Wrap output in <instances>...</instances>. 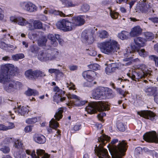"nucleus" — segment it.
<instances>
[{"label":"nucleus","instance_id":"24","mask_svg":"<svg viewBox=\"0 0 158 158\" xmlns=\"http://www.w3.org/2000/svg\"><path fill=\"white\" fill-rule=\"evenodd\" d=\"M104 95L107 98H110L114 97L115 96V94L111 89L106 88H105Z\"/></svg>","mask_w":158,"mask_h":158},{"label":"nucleus","instance_id":"19","mask_svg":"<svg viewBox=\"0 0 158 158\" xmlns=\"http://www.w3.org/2000/svg\"><path fill=\"white\" fill-rule=\"evenodd\" d=\"M58 123L56 122L55 119L52 118L50 121L49 125L50 127L48 129V131L49 133L52 132V128L56 129L58 127Z\"/></svg>","mask_w":158,"mask_h":158},{"label":"nucleus","instance_id":"27","mask_svg":"<svg viewBox=\"0 0 158 158\" xmlns=\"http://www.w3.org/2000/svg\"><path fill=\"white\" fill-rule=\"evenodd\" d=\"M25 107H21V106H18L17 108L14 109V110L15 113H17L18 114L21 115H23L26 113V111L25 110Z\"/></svg>","mask_w":158,"mask_h":158},{"label":"nucleus","instance_id":"23","mask_svg":"<svg viewBox=\"0 0 158 158\" xmlns=\"http://www.w3.org/2000/svg\"><path fill=\"white\" fill-rule=\"evenodd\" d=\"M97 35L101 39H105L108 37L109 34L106 31L102 30L98 31L97 33Z\"/></svg>","mask_w":158,"mask_h":158},{"label":"nucleus","instance_id":"41","mask_svg":"<svg viewBox=\"0 0 158 158\" xmlns=\"http://www.w3.org/2000/svg\"><path fill=\"white\" fill-rule=\"evenodd\" d=\"M117 127L120 131H123L125 130L124 125L121 122H118L117 123Z\"/></svg>","mask_w":158,"mask_h":158},{"label":"nucleus","instance_id":"7","mask_svg":"<svg viewBox=\"0 0 158 158\" xmlns=\"http://www.w3.org/2000/svg\"><path fill=\"white\" fill-rule=\"evenodd\" d=\"M59 54L58 50L56 49L52 51H41L39 52L37 57L41 61H46L55 59L59 55Z\"/></svg>","mask_w":158,"mask_h":158},{"label":"nucleus","instance_id":"64","mask_svg":"<svg viewBox=\"0 0 158 158\" xmlns=\"http://www.w3.org/2000/svg\"><path fill=\"white\" fill-rule=\"evenodd\" d=\"M154 50L158 53V43L154 45Z\"/></svg>","mask_w":158,"mask_h":158},{"label":"nucleus","instance_id":"18","mask_svg":"<svg viewBox=\"0 0 158 158\" xmlns=\"http://www.w3.org/2000/svg\"><path fill=\"white\" fill-rule=\"evenodd\" d=\"M134 42L135 44L139 47H143L144 46L146 40L141 37H136L134 39Z\"/></svg>","mask_w":158,"mask_h":158},{"label":"nucleus","instance_id":"33","mask_svg":"<svg viewBox=\"0 0 158 158\" xmlns=\"http://www.w3.org/2000/svg\"><path fill=\"white\" fill-rule=\"evenodd\" d=\"M33 24L34 27L35 29H41L43 28L42 23L39 20H35Z\"/></svg>","mask_w":158,"mask_h":158},{"label":"nucleus","instance_id":"29","mask_svg":"<svg viewBox=\"0 0 158 158\" xmlns=\"http://www.w3.org/2000/svg\"><path fill=\"white\" fill-rule=\"evenodd\" d=\"M48 12L50 14H54L56 15H59L61 17H65L69 16L68 15H66L65 14L63 13L62 12L57 11L51 9L48 10Z\"/></svg>","mask_w":158,"mask_h":158},{"label":"nucleus","instance_id":"2","mask_svg":"<svg viewBox=\"0 0 158 158\" xmlns=\"http://www.w3.org/2000/svg\"><path fill=\"white\" fill-rule=\"evenodd\" d=\"M107 147L112 158H121L125 155L127 146L125 141H119L117 139H114Z\"/></svg>","mask_w":158,"mask_h":158},{"label":"nucleus","instance_id":"53","mask_svg":"<svg viewBox=\"0 0 158 158\" xmlns=\"http://www.w3.org/2000/svg\"><path fill=\"white\" fill-rule=\"evenodd\" d=\"M114 71L113 70L112 68L111 67L110 65H109L106 68V72L107 74H109V73L113 72Z\"/></svg>","mask_w":158,"mask_h":158},{"label":"nucleus","instance_id":"46","mask_svg":"<svg viewBox=\"0 0 158 158\" xmlns=\"http://www.w3.org/2000/svg\"><path fill=\"white\" fill-rule=\"evenodd\" d=\"M0 150L3 153L6 154L8 153L10 151V149L8 147L4 146L1 148L0 149Z\"/></svg>","mask_w":158,"mask_h":158},{"label":"nucleus","instance_id":"28","mask_svg":"<svg viewBox=\"0 0 158 158\" xmlns=\"http://www.w3.org/2000/svg\"><path fill=\"white\" fill-rule=\"evenodd\" d=\"M54 102L58 103L60 101L63 102L65 100V97H62L60 94L56 93L54 96L53 97Z\"/></svg>","mask_w":158,"mask_h":158},{"label":"nucleus","instance_id":"21","mask_svg":"<svg viewBox=\"0 0 158 158\" xmlns=\"http://www.w3.org/2000/svg\"><path fill=\"white\" fill-rule=\"evenodd\" d=\"M144 91L148 95L152 96L154 95L156 92V89L154 87H146Z\"/></svg>","mask_w":158,"mask_h":158},{"label":"nucleus","instance_id":"3","mask_svg":"<svg viewBox=\"0 0 158 158\" xmlns=\"http://www.w3.org/2000/svg\"><path fill=\"white\" fill-rule=\"evenodd\" d=\"M85 23V20L82 16H78L73 17L72 22L63 19L57 22L56 26L58 28L64 31H72L76 26L83 25Z\"/></svg>","mask_w":158,"mask_h":158},{"label":"nucleus","instance_id":"54","mask_svg":"<svg viewBox=\"0 0 158 158\" xmlns=\"http://www.w3.org/2000/svg\"><path fill=\"white\" fill-rule=\"evenodd\" d=\"M8 45L6 44L5 43L0 41V47L3 49H5L6 48L8 47Z\"/></svg>","mask_w":158,"mask_h":158},{"label":"nucleus","instance_id":"61","mask_svg":"<svg viewBox=\"0 0 158 158\" xmlns=\"http://www.w3.org/2000/svg\"><path fill=\"white\" fill-rule=\"evenodd\" d=\"M68 98L70 99H75V100L73 101H75L76 99L78 98V97L77 96L75 95H70V96L68 97Z\"/></svg>","mask_w":158,"mask_h":158},{"label":"nucleus","instance_id":"56","mask_svg":"<svg viewBox=\"0 0 158 158\" xmlns=\"http://www.w3.org/2000/svg\"><path fill=\"white\" fill-rule=\"evenodd\" d=\"M32 126H26L24 128V131L26 132H29L32 130Z\"/></svg>","mask_w":158,"mask_h":158},{"label":"nucleus","instance_id":"42","mask_svg":"<svg viewBox=\"0 0 158 158\" xmlns=\"http://www.w3.org/2000/svg\"><path fill=\"white\" fill-rule=\"evenodd\" d=\"M89 9V6L87 4H84L81 6L80 10L84 12L88 11Z\"/></svg>","mask_w":158,"mask_h":158},{"label":"nucleus","instance_id":"5","mask_svg":"<svg viewBox=\"0 0 158 158\" xmlns=\"http://www.w3.org/2000/svg\"><path fill=\"white\" fill-rule=\"evenodd\" d=\"M110 139V137L105 134H102L100 137L98 138V141L101 143L98 146L96 145L94 149L95 152L97 154L98 158H110L107 150L104 148L103 146L105 145V141H106V143Z\"/></svg>","mask_w":158,"mask_h":158},{"label":"nucleus","instance_id":"4","mask_svg":"<svg viewBox=\"0 0 158 158\" xmlns=\"http://www.w3.org/2000/svg\"><path fill=\"white\" fill-rule=\"evenodd\" d=\"M108 105L106 103L102 101L93 102L89 104L85 108L86 110L90 114L96 113L97 111L101 113L98 115L100 120H102V118L106 115V114L103 111L108 110Z\"/></svg>","mask_w":158,"mask_h":158},{"label":"nucleus","instance_id":"57","mask_svg":"<svg viewBox=\"0 0 158 158\" xmlns=\"http://www.w3.org/2000/svg\"><path fill=\"white\" fill-rule=\"evenodd\" d=\"M116 90L118 93L120 94L123 95V97H125V95L124 94V92L123 90H122L120 88H117L116 89Z\"/></svg>","mask_w":158,"mask_h":158},{"label":"nucleus","instance_id":"10","mask_svg":"<svg viewBox=\"0 0 158 158\" xmlns=\"http://www.w3.org/2000/svg\"><path fill=\"white\" fill-rule=\"evenodd\" d=\"M143 139L149 142L158 143V131L157 134L155 131L145 134L143 135Z\"/></svg>","mask_w":158,"mask_h":158},{"label":"nucleus","instance_id":"59","mask_svg":"<svg viewBox=\"0 0 158 158\" xmlns=\"http://www.w3.org/2000/svg\"><path fill=\"white\" fill-rule=\"evenodd\" d=\"M142 151V149L140 147H138L136 148L135 152L137 154H139Z\"/></svg>","mask_w":158,"mask_h":158},{"label":"nucleus","instance_id":"1","mask_svg":"<svg viewBox=\"0 0 158 158\" xmlns=\"http://www.w3.org/2000/svg\"><path fill=\"white\" fill-rule=\"evenodd\" d=\"M18 70L17 67L11 64H6L1 66L0 82L2 83L9 82L8 85L5 88L8 92L13 91L22 86L20 82L14 80H10V77L15 75Z\"/></svg>","mask_w":158,"mask_h":158},{"label":"nucleus","instance_id":"37","mask_svg":"<svg viewBox=\"0 0 158 158\" xmlns=\"http://www.w3.org/2000/svg\"><path fill=\"white\" fill-rule=\"evenodd\" d=\"M24 57V55L22 53L17 54L12 56V59L15 61H17L19 59H23Z\"/></svg>","mask_w":158,"mask_h":158},{"label":"nucleus","instance_id":"62","mask_svg":"<svg viewBox=\"0 0 158 158\" xmlns=\"http://www.w3.org/2000/svg\"><path fill=\"white\" fill-rule=\"evenodd\" d=\"M149 19L154 23H158V18H149Z\"/></svg>","mask_w":158,"mask_h":158},{"label":"nucleus","instance_id":"39","mask_svg":"<svg viewBox=\"0 0 158 158\" xmlns=\"http://www.w3.org/2000/svg\"><path fill=\"white\" fill-rule=\"evenodd\" d=\"M35 78L39 77H43L46 76L44 72L39 70L35 71Z\"/></svg>","mask_w":158,"mask_h":158},{"label":"nucleus","instance_id":"58","mask_svg":"<svg viewBox=\"0 0 158 158\" xmlns=\"http://www.w3.org/2000/svg\"><path fill=\"white\" fill-rule=\"evenodd\" d=\"M69 69L71 71H74L77 69V66L76 65H70L69 66Z\"/></svg>","mask_w":158,"mask_h":158},{"label":"nucleus","instance_id":"30","mask_svg":"<svg viewBox=\"0 0 158 158\" xmlns=\"http://www.w3.org/2000/svg\"><path fill=\"white\" fill-rule=\"evenodd\" d=\"M47 41V39L45 36H42L39 38L38 41V45L41 47L46 46V44Z\"/></svg>","mask_w":158,"mask_h":158},{"label":"nucleus","instance_id":"32","mask_svg":"<svg viewBox=\"0 0 158 158\" xmlns=\"http://www.w3.org/2000/svg\"><path fill=\"white\" fill-rule=\"evenodd\" d=\"M25 94L26 95L28 96L32 95L35 96L38 95L39 93L36 90L29 89L25 92Z\"/></svg>","mask_w":158,"mask_h":158},{"label":"nucleus","instance_id":"49","mask_svg":"<svg viewBox=\"0 0 158 158\" xmlns=\"http://www.w3.org/2000/svg\"><path fill=\"white\" fill-rule=\"evenodd\" d=\"M22 145L23 143L20 140L17 139L15 141L14 146L16 148H21Z\"/></svg>","mask_w":158,"mask_h":158},{"label":"nucleus","instance_id":"8","mask_svg":"<svg viewBox=\"0 0 158 158\" xmlns=\"http://www.w3.org/2000/svg\"><path fill=\"white\" fill-rule=\"evenodd\" d=\"M135 71L133 72L130 75V77L133 80L136 81L146 77L151 76V73L145 67L144 65H141L137 67Z\"/></svg>","mask_w":158,"mask_h":158},{"label":"nucleus","instance_id":"51","mask_svg":"<svg viewBox=\"0 0 158 158\" xmlns=\"http://www.w3.org/2000/svg\"><path fill=\"white\" fill-rule=\"evenodd\" d=\"M14 127V126L12 127L11 126H6L3 124H0V130L6 131L9 129H12Z\"/></svg>","mask_w":158,"mask_h":158},{"label":"nucleus","instance_id":"12","mask_svg":"<svg viewBox=\"0 0 158 158\" xmlns=\"http://www.w3.org/2000/svg\"><path fill=\"white\" fill-rule=\"evenodd\" d=\"M137 114L141 117L153 121L155 119V114L150 110H141L138 111Z\"/></svg>","mask_w":158,"mask_h":158},{"label":"nucleus","instance_id":"9","mask_svg":"<svg viewBox=\"0 0 158 158\" xmlns=\"http://www.w3.org/2000/svg\"><path fill=\"white\" fill-rule=\"evenodd\" d=\"M82 75L87 81L85 83V85L87 87L92 86L93 84L91 83V82L94 81L96 77L95 72L91 70L85 71L82 73Z\"/></svg>","mask_w":158,"mask_h":158},{"label":"nucleus","instance_id":"14","mask_svg":"<svg viewBox=\"0 0 158 158\" xmlns=\"http://www.w3.org/2000/svg\"><path fill=\"white\" fill-rule=\"evenodd\" d=\"M36 153L37 155L35 154L34 150L32 151L31 154V156L33 158H39V156H41V158H49V155L45 152V151L43 150L39 149L36 150Z\"/></svg>","mask_w":158,"mask_h":158},{"label":"nucleus","instance_id":"35","mask_svg":"<svg viewBox=\"0 0 158 158\" xmlns=\"http://www.w3.org/2000/svg\"><path fill=\"white\" fill-rule=\"evenodd\" d=\"M48 38L51 41V44L55 47L57 45V43L56 41L54 36L52 34H49L47 36Z\"/></svg>","mask_w":158,"mask_h":158},{"label":"nucleus","instance_id":"38","mask_svg":"<svg viewBox=\"0 0 158 158\" xmlns=\"http://www.w3.org/2000/svg\"><path fill=\"white\" fill-rule=\"evenodd\" d=\"M144 36L146 40H151L153 39L154 37V35L151 32H147L145 33Z\"/></svg>","mask_w":158,"mask_h":158},{"label":"nucleus","instance_id":"26","mask_svg":"<svg viewBox=\"0 0 158 158\" xmlns=\"http://www.w3.org/2000/svg\"><path fill=\"white\" fill-rule=\"evenodd\" d=\"M61 1L64 6L67 7H74L77 5L76 3H73L70 0H61Z\"/></svg>","mask_w":158,"mask_h":158},{"label":"nucleus","instance_id":"22","mask_svg":"<svg viewBox=\"0 0 158 158\" xmlns=\"http://www.w3.org/2000/svg\"><path fill=\"white\" fill-rule=\"evenodd\" d=\"M34 141L38 143L43 144L45 142L46 139L45 136L41 135H36L34 138Z\"/></svg>","mask_w":158,"mask_h":158},{"label":"nucleus","instance_id":"36","mask_svg":"<svg viewBox=\"0 0 158 158\" xmlns=\"http://www.w3.org/2000/svg\"><path fill=\"white\" fill-rule=\"evenodd\" d=\"M128 33L126 31H123L118 34V37L121 39L123 40L127 39Z\"/></svg>","mask_w":158,"mask_h":158},{"label":"nucleus","instance_id":"34","mask_svg":"<svg viewBox=\"0 0 158 158\" xmlns=\"http://www.w3.org/2000/svg\"><path fill=\"white\" fill-rule=\"evenodd\" d=\"M63 112V110L62 108L58 109L54 117L55 119L58 121L61 119L62 117V114Z\"/></svg>","mask_w":158,"mask_h":158},{"label":"nucleus","instance_id":"43","mask_svg":"<svg viewBox=\"0 0 158 158\" xmlns=\"http://www.w3.org/2000/svg\"><path fill=\"white\" fill-rule=\"evenodd\" d=\"M89 67L90 69L95 71L100 69V66L97 64H90Z\"/></svg>","mask_w":158,"mask_h":158},{"label":"nucleus","instance_id":"55","mask_svg":"<svg viewBox=\"0 0 158 158\" xmlns=\"http://www.w3.org/2000/svg\"><path fill=\"white\" fill-rule=\"evenodd\" d=\"M53 90L55 92H60L61 94H64L65 93L64 91H63L62 90H60L59 88L57 86H55L53 89Z\"/></svg>","mask_w":158,"mask_h":158},{"label":"nucleus","instance_id":"44","mask_svg":"<svg viewBox=\"0 0 158 158\" xmlns=\"http://www.w3.org/2000/svg\"><path fill=\"white\" fill-rule=\"evenodd\" d=\"M39 50L38 47L36 45H33L30 47V51L34 53H36Z\"/></svg>","mask_w":158,"mask_h":158},{"label":"nucleus","instance_id":"47","mask_svg":"<svg viewBox=\"0 0 158 158\" xmlns=\"http://www.w3.org/2000/svg\"><path fill=\"white\" fill-rule=\"evenodd\" d=\"M37 119L36 118H28L26 121V123L28 124H33L37 121Z\"/></svg>","mask_w":158,"mask_h":158},{"label":"nucleus","instance_id":"63","mask_svg":"<svg viewBox=\"0 0 158 158\" xmlns=\"http://www.w3.org/2000/svg\"><path fill=\"white\" fill-rule=\"evenodd\" d=\"M3 12L1 8H0V20H2L3 19Z\"/></svg>","mask_w":158,"mask_h":158},{"label":"nucleus","instance_id":"20","mask_svg":"<svg viewBox=\"0 0 158 158\" xmlns=\"http://www.w3.org/2000/svg\"><path fill=\"white\" fill-rule=\"evenodd\" d=\"M81 36L86 41H89L91 40L93 38H92V33L90 32H86L85 31L82 32L81 35ZM89 43V41L87 42Z\"/></svg>","mask_w":158,"mask_h":158},{"label":"nucleus","instance_id":"31","mask_svg":"<svg viewBox=\"0 0 158 158\" xmlns=\"http://www.w3.org/2000/svg\"><path fill=\"white\" fill-rule=\"evenodd\" d=\"M17 23L22 26H25L28 24V22L24 18L21 17L17 18Z\"/></svg>","mask_w":158,"mask_h":158},{"label":"nucleus","instance_id":"13","mask_svg":"<svg viewBox=\"0 0 158 158\" xmlns=\"http://www.w3.org/2000/svg\"><path fill=\"white\" fill-rule=\"evenodd\" d=\"M105 88L103 87H99L94 89L93 91L92 96L95 99H101L104 96Z\"/></svg>","mask_w":158,"mask_h":158},{"label":"nucleus","instance_id":"25","mask_svg":"<svg viewBox=\"0 0 158 158\" xmlns=\"http://www.w3.org/2000/svg\"><path fill=\"white\" fill-rule=\"evenodd\" d=\"M25 75L26 77L30 79H35V71L31 69L27 70L25 73Z\"/></svg>","mask_w":158,"mask_h":158},{"label":"nucleus","instance_id":"15","mask_svg":"<svg viewBox=\"0 0 158 158\" xmlns=\"http://www.w3.org/2000/svg\"><path fill=\"white\" fill-rule=\"evenodd\" d=\"M87 102L86 101H81L78 98L75 101H70V102L67 104L69 106H71L73 105L80 106L84 105Z\"/></svg>","mask_w":158,"mask_h":158},{"label":"nucleus","instance_id":"50","mask_svg":"<svg viewBox=\"0 0 158 158\" xmlns=\"http://www.w3.org/2000/svg\"><path fill=\"white\" fill-rule=\"evenodd\" d=\"M110 65L114 71L118 69L119 67V64L117 62L111 63Z\"/></svg>","mask_w":158,"mask_h":158},{"label":"nucleus","instance_id":"11","mask_svg":"<svg viewBox=\"0 0 158 158\" xmlns=\"http://www.w3.org/2000/svg\"><path fill=\"white\" fill-rule=\"evenodd\" d=\"M131 51L130 50V48H128L127 49V51L126 55H128L129 53H131L132 52H137L139 55L145 57L147 56L148 55V52L146 51L144 49H141L139 50L138 47H136L135 45H131Z\"/></svg>","mask_w":158,"mask_h":158},{"label":"nucleus","instance_id":"17","mask_svg":"<svg viewBox=\"0 0 158 158\" xmlns=\"http://www.w3.org/2000/svg\"><path fill=\"white\" fill-rule=\"evenodd\" d=\"M24 8L27 11L30 12H33L37 10V7L35 5L29 2L24 4Z\"/></svg>","mask_w":158,"mask_h":158},{"label":"nucleus","instance_id":"6","mask_svg":"<svg viewBox=\"0 0 158 158\" xmlns=\"http://www.w3.org/2000/svg\"><path fill=\"white\" fill-rule=\"evenodd\" d=\"M102 52L107 55H112L119 48L118 43L115 40L110 39L100 44Z\"/></svg>","mask_w":158,"mask_h":158},{"label":"nucleus","instance_id":"60","mask_svg":"<svg viewBox=\"0 0 158 158\" xmlns=\"http://www.w3.org/2000/svg\"><path fill=\"white\" fill-rule=\"evenodd\" d=\"M81 126V124H77L74 127V130L75 131H78L79 130Z\"/></svg>","mask_w":158,"mask_h":158},{"label":"nucleus","instance_id":"16","mask_svg":"<svg viewBox=\"0 0 158 158\" xmlns=\"http://www.w3.org/2000/svg\"><path fill=\"white\" fill-rule=\"evenodd\" d=\"M142 29L139 26L133 27L130 32V35L131 37H135L141 34Z\"/></svg>","mask_w":158,"mask_h":158},{"label":"nucleus","instance_id":"40","mask_svg":"<svg viewBox=\"0 0 158 158\" xmlns=\"http://www.w3.org/2000/svg\"><path fill=\"white\" fill-rule=\"evenodd\" d=\"M138 9L142 13H146L148 10L147 5H141L138 7Z\"/></svg>","mask_w":158,"mask_h":158},{"label":"nucleus","instance_id":"52","mask_svg":"<svg viewBox=\"0 0 158 158\" xmlns=\"http://www.w3.org/2000/svg\"><path fill=\"white\" fill-rule=\"evenodd\" d=\"M110 14V16L113 19H115L118 17V14L117 12L111 11Z\"/></svg>","mask_w":158,"mask_h":158},{"label":"nucleus","instance_id":"45","mask_svg":"<svg viewBox=\"0 0 158 158\" xmlns=\"http://www.w3.org/2000/svg\"><path fill=\"white\" fill-rule=\"evenodd\" d=\"M149 58L151 60L155 61L156 65L158 67V57L155 55H151L149 56Z\"/></svg>","mask_w":158,"mask_h":158},{"label":"nucleus","instance_id":"48","mask_svg":"<svg viewBox=\"0 0 158 158\" xmlns=\"http://www.w3.org/2000/svg\"><path fill=\"white\" fill-rule=\"evenodd\" d=\"M86 50L87 51V53L90 56H95L97 55L96 52L92 49H86Z\"/></svg>","mask_w":158,"mask_h":158}]
</instances>
